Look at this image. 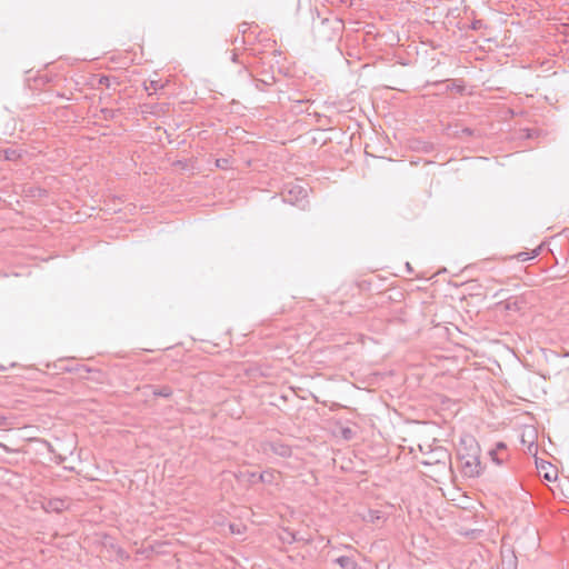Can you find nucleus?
Masks as SVG:
<instances>
[{"mask_svg": "<svg viewBox=\"0 0 569 569\" xmlns=\"http://www.w3.org/2000/svg\"><path fill=\"white\" fill-rule=\"evenodd\" d=\"M280 478V472L273 469L264 470L261 473H259L258 479L260 482L272 485L277 483L278 479Z\"/></svg>", "mask_w": 569, "mask_h": 569, "instance_id": "nucleus-4", "label": "nucleus"}, {"mask_svg": "<svg viewBox=\"0 0 569 569\" xmlns=\"http://www.w3.org/2000/svg\"><path fill=\"white\" fill-rule=\"evenodd\" d=\"M289 196H293V198H289L288 201L292 202L293 200L298 201L301 198L307 196V190L300 186L292 187L288 190Z\"/></svg>", "mask_w": 569, "mask_h": 569, "instance_id": "nucleus-10", "label": "nucleus"}, {"mask_svg": "<svg viewBox=\"0 0 569 569\" xmlns=\"http://www.w3.org/2000/svg\"><path fill=\"white\" fill-rule=\"evenodd\" d=\"M553 473H556V471H553ZM556 477H557V475H555V476L552 477V476H551V472H546V473H545V478H546L547 480H549V481H550V480H552V479H553V478H556Z\"/></svg>", "mask_w": 569, "mask_h": 569, "instance_id": "nucleus-21", "label": "nucleus"}, {"mask_svg": "<svg viewBox=\"0 0 569 569\" xmlns=\"http://www.w3.org/2000/svg\"><path fill=\"white\" fill-rule=\"evenodd\" d=\"M231 60L238 62V54L236 52H232Z\"/></svg>", "mask_w": 569, "mask_h": 569, "instance_id": "nucleus-24", "label": "nucleus"}, {"mask_svg": "<svg viewBox=\"0 0 569 569\" xmlns=\"http://www.w3.org/2000/svg\"><path fill=\"white\" fill-rule=\"evenodd\" d=\"M485 27H486L485 21H483V20H480V19H475V20L471 22V24H470V28H471L472 30H480V29H482V28H485Z\"/></svg>", "mask_w": 569, "mask_h": 569, "instance_id": "nucleus-15", "label": "nucleus"}, {"mask_svg": "<svg viewBox=\"0 0 569 569\" xmlns=\"http://www.w3.org/2000/svg\"><path fill=\"white\" fill-rule=\"evenodd\" d=\"M335 562L342 569H358V563L352 557L341 556Z\"/></svg>", "mask_w": 569, "mask_h": 569, "instance_id": "nucleus-6", "label": "nucleus"}, {"mask_svg": "<svg viewBox=\"0 0 569 569\" xmlns=\"http://www.w3.org/2000/svg\"><path fill=\"white\" fill-rule=\"evenodd\" d=\"M98 84L99 86H103L106 88H113V89H116L114 86H118L119 82L117 81V79L114 77L99 76Z\"/></svg>", "mask_w": 569, "mask_h": 569, "instance_id": "nucleus-11", "label": "nucleus"}, {"mask_svg": "<svg viewBox=\"0 0 569 569\" xmlns=\"http://www.w3.org/2000/svg\"><path fill=\"white\" fill-rule=\"evenodd\" d=\"M68 507L66 500L60 498L48 499L42 503V508L46 512H61Z\"/></svg>", "mask_w": 569, "mask_h": 569, "instance_id": "nucleus-3", "label": "nucleus"}, {"mask_svg": "<svg viewBox=\"0 0 569 569\" xmlns=\"http://www.w3.org/2000/svg\"><path fill=\"white\" fill-rule=\"evenodd\" d=\"M216 167L220 169H228L230 167V160L228 158H220L216 160Z\"/></svg>", "mask_w": 569, "mask_h": 569, "instance_id": "nucleus-14", "label": "nucleus"}, {"mask_svg": "<svg viewBox=\"0 0 569 569\" xmlns=\"http://www.w3.org/2000/svg\"><path fill=\"white\" fill-rule=\"evenodd\" d=\"M506 450H507V446L503 442H498L496 445V448L491 449L489 451V455H490L492 461H495L497 465H501L503 462L505 458L500 457L499 452H505Z\"/></svg>", "mask_w": 569, "mask_h": 569, "instance_id": "nucleus-7", "label": "nucleus"}, {"mask_svg": "<svg viewBox=\"0 0 569 569\" xmlns=\"http://www.w3.org/2000/svg\"><path fill=\"white\" fill-rule=\"evenodd\" d=\"M162 88V84L159 83V81H150L149 86H146V90H153L154 92Z\"/></svg>", "mask_w": 569, "mask_h": 569, "instance_id": "nucleus-16", "label": "nucleus"}, {"mask_svg": "<svg viewBox=\"0 0 569 569\" xmlns=\"http://www.w3.org/2000/svg\"><path fill=\"white\" fill-rule=\"evenodd\" d=\"M0 448H2L4 451L9 452L10 449L8 446H6L4 443L0 442Z\"/></svg>", "mask_w": 569, "mask_h": 569, "instance_id": "nucleus-25", "label": "nucleus"}, {"mask_svg": "<svg viewBox=\"0 0 569 569\" xmlns=\"http://www.w3.org/2000/svg\"><path fill=\"white\" fill-rule=\"evenodd\" d=\"M258 477H259V473L253 472V471H248V470L247 471H241L240 475H239V478L246 480L250 485H256V483L260 482Z\"/></svg>", "mask_w": 569, "mask_h": 569, "instance_id": "nucleus-12", "label": "nucleus"}, {"mask_svg": "<svg viewBox=\"0 0 569 569\" xmlns=\"http://www.w3.org/2000/svg\"><path fill=\"white\" fill-rule=\"evenodd\" d=\"M463 131H465L466 133H468V134H471V133H472L471 129H468V128H467V129H465Z\"/></svg>", "mask_w": 569, "mask_h": 569, "instance_id": "nucleus-26", "label": "nucleus"}, {"mask_svg": "<svg viewBox=\"0 0 569 569\" xmlns=\"http://www.w3.org/2000/svg\"><path fill=\"white\" fill-rule=\"evenodd\" d=\"M247 31V23H242L239 26V32L244 33Z\"/></svg>", "mask_w": 569, "mask_h": 569, "instance_id": "nucleus-22", "label": "nucleus"}, {"mask_svg": "<svg viewBox=\"0 0 569 569\" xmlns=\"http://www.w3.org/2000/svg\"><path fill=\"white\" fill-rule=\"evenodd\" d=\"M262 450L264 453L272 452L273 455L282 458H288L292 453L291 447L280 440L264 442L262 445Z\"/></svg>", "mask_w": 569, "mask_h": 569, "instance_id": "nucleus-2", "label": "nucleus"}, {"mask_svg": "<svg viewBox=\"0 0 569 569\" xmlns=\"http://www.w3.org/2000/svg\"><path fill=\"white\" fill-rule=\"evenodd\" d=\"M461 447L457 457L460 462V470L465 477L476 478L481 475L480 447L473 437L461 439Z\"/></svg>", "mask_w": 569, "mask_h": 569, "instance_id": "nucleus-1", "label": "nucleus"}, {"mask_svg": "<svg viewBox=\"0 0 569 569\" xmlns=\"http://www.w3.org/2000/svg\"><path fill=\"white\" fill-rule=\"evenodd\" d=\"M81 369H84V370H86V372H90V371H91V369H90V368L81 367Z\"/></svg>", "mask_w": 569, "mask_h": 569, "instance_id": "nucleus-27", "label": "nucleus"}, {"mask_svg": "<svg viewBox=\"0 0 569 569\" xmlns=\"http://www.w3.org/2000/svg\"><path fill=\"white\" fill-rule=\"evenodd\" d=\"M541 248H542V244L538 246L536 249L531 250L530 252H526V251L519 252L518 254L515 256V258L518 261H522V262L535 259L536 257L539 256Z\"/></svg>", "mask_w": 569, "mask_h": 569, "instance_id": "nucleus-9", "label": "nucleus"}, {"mask_svg": "<svg viewBox=\"0 0 569 569\" xmlns=\"http://www.w3.org/2000/svg\"><path fill=\"white\" fill-rule=\"evenodd\" d=\"M63 370L72 372V371H79L80 368H71V366H68V367L63 368Z\"/></svg>", "mask_w": 569, "mask_h": 569, "instance_id": "nucleus-23", "label": "nucleus"}, {"mask_svg": "<svg viewBox=\"0 0 569 569\" xmlns=\"http://www.w3.org/2000/svg\"><path fill=\"white\" fill-rule=\"evenodd\" d=\"M8 426V418L4 416H0V427H7Z\"/></svg>", "mask_w": 569, "mask_h": 569, "instance_id": "nucleus-20", "label": "nucleus"}, {"mask_svg": "<svg viewBox=\"0 0 569 569\" xmlns=\"http://www.w3.org/2000/svg\"><path fill=\"white\" fill-rule=\"evenodd\" d=\"M22 151L20 149L16 148H7L0 150V159L7 160V161H17L21 158Z\"/></svg>", "mask_w": 569, "mask_h": 569, "instance_id": "nucleus-5", "label": "nucleus"}, {"mask_svg": "<svg viewBox=\"0 0 569 569\" xmlns=\"http://www.w3.org/2000/svg\"><path fill=\"white\" fill-rule=\"evenodd\" d=\"M353 436V431L350 428L342 429V437L347 440L351 439Z\"/></svg>", "mask_w": 569, "mask_h": 569, "instance_id": "nucleus-17", "label": "nucleus"}, {"mask_svg": "<svg viewBox=\"0 0 569 569\" xmlns=\"http://www.w3.org/2000/svg\"><path fill=\"white\" fill-rule=\"evenodd\" d=\"M506 309H508V310H516V309H518V302L516 300L515 301H507Z\"/></svg>", "mask_w": 569, "mask_h": 569, "instance_id": "nucleus-18", "label": "nucleus"}, {"mask_svg": "<svg viewBox=\"0 0 569 569\" xmlns=\"http://www.w3.org/2000/svg\"><path fill=\"white\" fill-rule=\"evenodd\" d=\"M151 392L156 397L169 398L173 391L169 386H150Z\"/></svg>", "mask_w": 569, "mask_h": 569, "instance_id": "nucleus-8", "label": "nucleus"}, {"mask_svg": "<svg viewBox=\"0 0 569 569\" xmlns=\"http://www.w3.org/2000/svg\"><path fill=\"white\" fill-rule=\"evenodd\" d=\"M102 113L104 114V118L113 117V110L111 109H102Z\"/></svg>", "mask_w": 569, "mask_h": 569, "instance_id": "nucleus-19", "label": "nucleus"}, {"mask_svg": "<svg viewBox=\"0 0 569 569\" xmlns=\"http://www.w3.org/2000/svg\"><path fill=\"white\" fill-rule=\"evenodd\" d=\"M260 83L263 84V86H271L274 83V77L273 76H268V77H264L263 79H258L257 80V88L262 90V88L260 87Z\"/></svg>", "mask_w": 569, "mask_h": 569, "instance_id": "nucleus-13", "label": "nucleus"}]
</instances>
